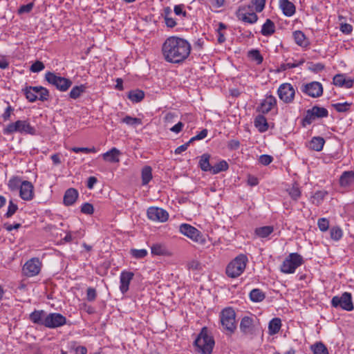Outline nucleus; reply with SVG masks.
I'll return each instance as SVG.
<instances>
[{"label":"nucleus","instance_id":"nucleus-10","mask_svg":"<svg viewBox=\"0 0 354 354\" xmlns=\"http://www.w3.org/2000/svg\"><path fill=\"white\" fill-rule=\"evenodd\" d=\"M179 230L183 235L187 236L196 243L202 245H204L206 243V239L201 232L189 224L183 223L180 225Z\"/></svg>","mask_w":354,"mask_h":354},{"label":"nucleus","instance_id":"nucleus-20","mask_svg":"<svg viewBox=\"0 0 354 354\" xmlns=\"http://www.w3.org/2000/svg\"><path fill=\"white\" fill-rule=\"evenodd\" d=\"M134 277L133 272L124 270L120 276V290L122 294L126 293L129 289V284Z\"/></svg>","mask_w":354,"mask_h":354},{"label":"nucleus","instance_id":"nucleus-59","mask_svg":"<svg viewBox=\"0 0 354 354\" xmlns=\"http://www.w3.org/2000/svg\"><path fill=\"white\" fill-rule=\"evenodd\" d=\"M175 15L178 16H182L183 17H187V12L185 10V6L183 4L176 5L174 8Z\"/></svg>","mask_w":354,"mask_h":354},{"label":"nucleus","instance_id":"nucleus-32","mask_svg":"<svg viewBox=\"0 0 354 354\" xmlns=\"http://www.w3.org/2000/svg\"><path fill=\"white\" fill-rule=\"evenodd\" d=\"M254 126L261 133L266 132L268 129V124L267 120L262 115H257L254 119Z\"/></svg>","mask_w":354,"mask_h":354},{"label":"nucleus","instance_id":"nucleus-45","mask_svg":"<svg viewBox=\"0 0 354 354\" xmlns=\"http://www.w3.org/2000/svg\"><path fill=\"white\" fill-rule=\"evenodd\" d=\"M305 62L304 59H301L299 61H295L294 62H288L281 64L279 66V71H285L288 69L293 68L295 67H298L302 65Z\"/></svg>","mask_w":354,"mask_h":354},{"label":"nucleus","instance_id":"nucleus-37","mask_svg":"<svg viewBox=\"0 0 354 354\" xmlns=\"http://www.w3.org/2000/svg\"><path fill=\"white\" fill-rule=\"evenodd\" d=\"M250 299L253 302H261L266 298V294L259 288H254L250 292Z\"/></svg>","mask_w":354,"mask_h":354},{"label":"nucleus","instance_id":"nucleus-60","mask_svg":"<svg viewBox=\"0 0 354 354\" xmlns=\"http://www.w3.org/2000/svg\"><path fill=\"white\" fill-rule=\"evenodd\" d=\"M81 212L83 214L91 215L94 212V207L92 204L85 203L81 207Z\"/></svg>","mask_w":354,"mask_h":354},{"label":"nucleus","instance_id":"nucleus-61","mask_svg":"<svg viewBox=\"0 0 354 354\" xmlns=\"http://www.w3.org/2000/svg\"><path fill=\"white\" fill-rule=\"evenodd\" d=\"M45 68L43 62L40 61H36L30 66V71L33 73H38L41 71Z\"/></svg>","mask_w":354,"mask_h":354},{"label":"nucleus","instance_id":"nucleus-33","mask_svg":"<svg viewBox=\"0 0 354 354\" xmlns=\"http://www.w3.org/2000/svg\"><path fill=\"white\" fill-rule=\"evenodd\" d=\"M210 155L208 153H203L201 157L198 162V167L203 171H209L212 169V165L209 163Z\"/></svg>","mask_w":354,"mask_h":354},{"label":"nucleus","instance_id":"nucleus-63","mask_svg":"<svg viewBox=\"0 0 354 354\" xmlns=\"http://www.w3.org/2000/svg\"><path fill=\"white\" fill-rule=\"evenodd\" d=\"M273 160V158L270 155L263 154L259 157V162L263 165H270Z\"/></svg>","mask_w":354,"mask_h":354},{"label":"nucleus","instance_id":"nucleus-50","mask_svg":"<svg viewBox=\"0 0 354 354\" xmlns=\"http://www.w3.org/2000/svg\"><path fill=\"white\" fill-rule=\"evenodd\" d=\"M130 254L133 258L140 259L145 258L147 255L148 252L145 249H131Z\"/></svg>","mask_w":354,"mask_h":354},{"label":"nucleus","instance_id":"nucleus-49","mask_svg":"<svg viewBox=\"0 0 354 354\" xmlns=\"http://www.w3.org/2000/svg\"><path fill=\"white\" fill-rule=\"evenodd\" d=\"M317 118L315 115L312 113V112L308 109L306 111V115L302 119L301 121V125L305 127L307 125L310 124L313 121H315Z\"/></svg>","mask_w":354,"mask_h":354},{"label":"nucleus","instance_id":"nucleus-44","mask_svg":"<svg viewBox=\"0 0 354 354\" xmlns=\"http://www.w3.org/2000/svg\"><path fill=\"white\" fill-rule=\"evenodd\" d=\"M330 236L333 241H338L343 236V230L339 226H333L330 229Z\"/></svg>","mask_w":354,"mask_h":354},{"label":"nucleus","instance_id":"nucleus-7","mask_svg":"<svg viewBox=\"0 0 354 354\" xmlns=\"http://www.w3.org/2000/svg\"><path fill=\"white\" fill-rule=\"evenodd\" d=\"M304 263L303 257L297 252L290 253L283 261L280 270L284 274H292Z\"/></svg>","mask_w":354,"mask_h":354},{"label":"nucleus","instance_id":"nucleus-52","mask_svg":"<svg viewBox=\"0 0 354 354\" xmlns=\"http://www.w3.org/2000/svg\"><path fill=\"white\" fill-rule=\"evenodd\" d=\"M17 205L14 203L12 201H10L7 212L5 214L4 216L8 218L12 217L17 211Z\"/></svg>","mask_w":354,"mask_h":354},{"label":"nucleus","instance_id":"nucleus-27","mask_svg":"<svg viewBox=\"0 0 354 354\" xmlns=\"http://www.w3.org/2000/svg\"><path fill=\"white\" fill-rule=\"evenodd\" d=\"M120 151L115 147H113L111 150L102 154L104 160L109 162H118L120 161L119 156Z\"/></svg>","mask_w":354,"mask_h":354},{"label":"nucleus","instance_id":"nucleus-12","mask_svg":"<svg viewBox=\"0 0 354 354\" xmlns=\"http://www.w3.org/2000/svg\"><path fill=\"white\" fill-rule=\"evenodd\" d=\"M331 305L334 308L339 307L347 311H351L354 308L351 294L347 292H344L340 297H333L331 300Z\"/></svg>","mask_w":354,"mask_h":354},{"label":"nucleus","instance_id":"nucleus-14","mask_svg":"<svg viewBox=\"0 0 354 354\" xmlns=\"http://www.w3.org/2000/svg\"><path fill=\"white\" fill-rule=\"evenodd\" d=\"M250 8L251 7L250 5L239 7L236 12V15L238 19L250 24H255L259 17L255 12L251 10Z\"/></svg>","mask_w":354,"mask_h":354},{"label":"nucleus","instance_id":"nucleus-3","mask_svg":"<svg viewBox=\"0 0 354 354\" xmlns=\"http://www.w3.org/2000/svg\"><path fill=\"white\" fill-rule=\"evenodd\" d=\"M248 262V259L245 254H239L226 266V275L232 279L239 277L245 271Z\"/></svg>","mask_w":354,"mask_h":354},{"label":"nucleus","instance_id":"nucleus-54","mask_svg":"<svg viewBox=\"0 0 354 354\" xmlns=\"http://www.w3.org/2000/svg\"><path fill=\"white\" fill-rule=\"evenodd\" d=\"M317 225L320 231L326 232L329 229V221L326 218H320L317 221Z\"/></svg>","mask_w":354,"mask_h":354},{"label":"nucleus","instance_id":"nucleus-22","mask_svg":"<svg viewBox=\"0 0 354 354\" xmlns=\"http://www.w3.org/2000/svg\"><path fill=\"white\" fill-rule=\"evenodd\" d=\"M47 313L43 310H35L29 315L30 320L35 324L45 326Z\"/></svg>","mask_w":354,"mask_h":354},{"label":"nucleus","instance_id":"nucleus-41","mask_svg":"<svg viewBox=\"0 0 354 354\" xmlns=\"http://www.w3.org/2000/svg\"><path fill=\"white\" fill-rule=\"evenodd\" d=\"M310 349L313 354H329L327 347L321 342L311 345Z\"/></svg>","mask_w":354,"mask_h":354},{"label":"nucleus","instance_id":"nucleus-39","mask_svg":"<svg viewBox=\"0 0 354 354\" xmlns=\"http://www.w3.org/2000/svg\"><path fill=\"white\" fill-rule=\"evenodd\" d=\"M142 184L147 185L152 179V169L149 166H145L142 169Z\"/></svg>","mask_w":354,"mask_h":354},{"label":"nucleus","instance_id":"nucleus-4","mask_svg":"<svg viewBox=\"0 0 354 354\" xmlns=\"http://www.w3.org/2000/svg\"><path fill=\"white\" fill-rule=\"evenodd\" d=\"M194 344L197 351L202 354L212 353L214 346V340L213 337L208 334L207 327H203L201 329Z\"/></svg>","mask_w":354,"mask_h":354},{"label":"nucleus","instance_id":"nucleus-15","mask_svg":"<svg viewBox=\"0 0 354 354\" xmlns=\"http://www.w3.org/2000/svg\"><path fill=\"white\" fill-rule=\"evenodd\" d=\"M300 88L303 93L313 98L319 97L323 94V86L319 82L304 84Z\"/></svg>","mask_w":354,"mask_h":354},{"label":"nucleus","instance_id":"nucleus-36","mask_svg":"<svg viewBox=\"0 0 354 354\" xmlns=\"http://www.w3.org/2000/svg\"><path fill=\"white\" fill-rule=\"evenodd\" d=\"M328 195V192L325 190L317 191L310 198L313 204L319 206L322 204L325 197Z\"/></svg>","mask_w":354,"mask_h":354},{"label":"nucleus","instance_id":"nucleus-9","mask_svg":"<svg viewBox=\"0 0 354 354\" xmlns=\"http://www.w3.org/2000/svg\"><path fill=\"white\" fill-rule=\"evenodd\" d=\"M46 80L60 91H66L72 85V81L68 78L57 75L52 72H47L45 75Z\"/></svg>","mask_w":354,"mask_h":354},{"label":"nucleus","instance_id":"nucleus-53","mask_svg":"<svg viewBox=\"0 0 354 354\" xmlns=\"http://www.w3.org/2000/svg\"><path fill=\"white\" fill-rule=\"evenodd\" d=\"M251 3L257 12H261L265 8L266 0H252Z\"/></svg>","mask_w":354,"mask_h":354},{"label":"nucleus","instance_id":"nucleus-16","mask_svg":"<svg viewBox=\"0 0 354 354\" xmlns=\"http://www.w3.org/2000/svg\"><path fill=\"white\" fill-rule=\"evenodd\" d=\"M45 321V327L55 328L66 324V318L60 313H51L47 314Z\"/></svg>","mask_w":354,"mask_h":354},{"label":"nucleus","instance_id":"nucleus-24","mask_svg":"<svg viewBox=\"0 0 354 354\" xmlns=\"http://www.w3.org/2000/svg\"><path fill=\"white\" fill-rule=\"evenodd\" d=\"M279 6L287 17L292 16L296 12L295 6L289 0H279Z\"/></svg>","mask_w":354,"mask_h":354},{"label":"nucleus","instance_id":"nucleus-56","mask_svg":"<svg viewBox=\"0 0 354 354\" xmlns=\"http://www.w3.org/2000/svg\"><path fill=\"white\" fill-rule=\"evenodd\" d=\"M72 151L75 152V153H80V152H82V153H96L97 151V149L93 147L91 148H88V147H73L71 148V149Z\"/></svg>","mask_w":354,"mask_h":354},{"label":"nucleus","instance_id":"nucleus-62","mask_svg":"<svg viewBox=\"0 0 354 354\" xmlns=\"http://www.w3.org/2000/svg\"><path fill=\"white\" fill-rule=\"evenodd\" d=\"M207 129H204L201 131H200L196 136L192 137L189 140L191 142L195 141V140H203L207 136Z\"/></svg>","mask_w":354,"mask_h":354},{"label":"nucleus","instance_id":"nucleus-28","mask_svg":"<svg viewBox=\"0 0 354 354\" xmlns=\"http://www.w3.org/2000/svg\"><path fill=\"white\" fill-rule=\"evenodd\" d=\"M276 27L274 23L270 19H267L263 24L261 33L266 37H269L275 32Z\"/></svg>","mask_w":354,"mask_h":354},{"label":"nucleus","instance_id":"nucleus-35","mask_svg":"<svg viewBox=\"0 0 354 354\" xmlns=\"http://www.w3.org/2000/svg\"><path fill=\"white\" fill-rule=\"evenodd\" d=\"M128 98L133 103L141 102L145 97V93L139 89L130 91L127 95Z\"/></svg>","mask_w":354,"mask_h":354},{"label":"nucleus","instance_id":"nucleus-19","mask_svg":"<svg viewBox=\"0 0 354 354\" xmlns=\"http://www.w3.org/2000/svg\"><path fill=\"white\" fill-rule=\"evenodd\" d=\"M275 106H277V99L274 96L270 95H267L266 98L262 100L257 110L263 114H266Z\"/></svg>","mask_w":354,"mask_h":354},{"label":"nucleus","instance_id":"nucleus-30","mask_svg":"<svg viewBox=\"0 0 354 354\" xmlns=\"http://www.w3.org/2000/svg\"><path fill=\"white\" fill-rule=\"evenodd\" d=\"M281 320L279 317L271 319L268 324V333L270 335H274L278 333L281 328Z\"/></svg>","mask_w":354,"mask_h":354},{"label":"nucleus","instance_id":"nucleus-6","mask_svg":"<svg viewBox=\"0 0 354 354\" xmlns=\"http://www.w3.org/2000/svg\"><path fill=\"white\" fill-rule=\"evenodd\" d=\"M220 322L227 334H233L236 329V313L233 308L227 307L220 313Z\"/></svg>","mask_w":354,"mask_h":354},{"label":"nucleus","instance_id":"nucleus-25","mask_svg":"<svg viewBox=\"0 0 354 354\" xmlns=\"http://www.w3.org/2000/svg\"><path fill=\"white\" fill-rule=\"evenodd\" d=\"M354 183V171H346L342 173L339 178L341 187H348Z\"/></svg>","mask_w":354,"mask_h":354},{"label":"nucleus","instance_id":"nucleus-29","mask_svg":"<svg viewBox=\"0 0 354 354\" xmlns=\"http://www.w3.org/2000/svg\"><path fill=\"white\" fill-rule=\"evenodd\" d=\"M151 252L154 256L169 255V252L165 244L155 243L151 246Z\"/></svg>","mask_w":354,"mask_h":354},{"label":"nucleus","instance_id":"nucleus-51","mask_svg":"<svg viewBox=\"0 0 354 354\" xmlns=\"http://www.w3.org/2000/svg\"><path fill=\"white\" fill-rule=\"evenodd\" d=\"M248 55L251 59L256 62L257 64H260L263 62V56L258 50H252L249 51Z\"/></svg>","mask_w":354,"mask_h":354},{"label":"nucleus","instance_id":"nucleus-55","mask_svg":"<svg viewBox=\"0 0 354 354\" xmlns=\"http://www.w3.org/2000/svg\"><path fill=\"white\" fill-rule=\"evenodd\" d=\"M290 196L294 200L297 201L301 196V191L297 186H292L288 190Z\"/></svg>","mask_w":354,"mask_h":354},{"label":"nucleus","instance_id":"nucleus-47","mask_svg":"<svg viewBox=\"0 0 354 354\" xmlns=\"http://www.w3.org/2000/svg\"><path fill=\"white\" fill-rule=\"evenodd\" d=\"M352 105L351 102H344V103H336L332 104L333 107L339 113H345L348 112L351 109V106Z\"/></svg>","mask_w":354,"mask_h":354},{"label":"nucleus","instance_id":"nucleus-31","mask_svg":"<svg viewBox=\"0 0 354 354\" xmlns=\"http://www.w3.org/2000/svg\"><path fill=\"white\" fill-rule=\"evenodd\" d=\"M274 232V227L272 225H266L257 227L254 230V234L261 239L268 237Z\"/></svg>","mask_w":354,"mask_h":354},{"label":"nucleus","instance_id":"nucleus-8","mask_svg":"<svg viewBox=\"0 0 354 354\" xmlns=\"http://www.w3.org/2000/svg\"><path fill=\"white\" fill-rule=\"evenodd\" d=\"M23 91L30 102H34L37 100L44 102L49 97L48 90L43 86H26Z\"/></svg>","mask_w":354,"mask_h":354},{"label":"nucleus","instance_id":"nucleus-46","mask_svg":"<svg viewBox=\"0 0 354 354\" xmlns=\"http://www.w3.org/2000/svg\"><path fill=\"white\" fill-rule=\"evenodd\" d=\"M227 29V26L223 22H219L218 24V28L216 29V32L218 35V42L219 44H223L225 41V36L224 31Z\"/></svg>","mask_w":354,"mask_h":354},{"label":"nucleus","instance_id":"nucleus-40","mask_svg":"<svg viewBox=\"0 0 354 354\" xmlns=\"http://www.w3.org/2000/svg\"><path fill=\"white\" fill-rule=\"evenodd\" d=\"M313 115L315 116L316 118H326L328 115V111L326 108L320 107L318 106H314L312 109H309Z\"/></svg>","mask_w":354,"mask_h":354},{"label":"nucleus","instance_id":"nucleus-38","mask_svg":"<svg viewBox=\"0 0 354 354\" xmlns=\"http://www.w3.org/2000/svg\"><path fill=\"white\" fill-rule=\"evenodd\" d=\"M229 169L228 163L222 160L219 161L217 164L212 167L210 173L212 174H217L221 171H225Z\"/></svg>","mask_w":354,"mask_h":354},{"label":"nucleus","instance_id":"nucleus-21","mask_svg":"<svg viewBox=\"0 0 354 354\" xmlns=\"http://www.w3.org/2000/svg\"><path fill=\"white\" fill-rule=\"evenodd\" d=\"M333 83L338 87L351 88L353 86L354 80L350 78L346 79L344 74H337L333 77Z\"/></svg>","mask_w":354,"mask_h":354},{"label":"nucleus","instance_id":"nucleus-17","mask_svg":"<svg viewBox=\"0 0 354 354\" xmlns=\"http://www.w3.org/2000/svg\"><path fill=\"white\" fill-rule=\"evenodd\" d=\"M147 214L149 219L153 221L165 222L169 218V214L166 210L156 207L148 208Z\"/></svg>","mask_w":354,"mask_h":354},{"label":"nucleus","instance_id":"nucleus-26","mask_svg":"<svg viewBox=\"0 0 354 354\" xmlns=\"http://www.w3.org/2000/svg\"><path fill=\"white\" fill-rule=\"evenodd\" d=\"M325 144V140L320 136H315L307 145V147L313 151H321Z\"/></svg>","mask_w":354,"mask_h":354},{"label":"nucleus","instance_id":"nucleus-42","mask_svg":"<svg viewBox=\"0 0 354 354\" xmlns=\"http://www.w3.org/2000/svg\"><path fill=\"white\" fill-rule=\"evenodd\" d=\"M121 123L126 124L131 127H137L138 125L142 124V120L138 118H133L130 115H126L120 120Z\"/></svg>","mask_w":354,"mask_h":354},{"label":"nucleus","instance_id":"nucleus-18","mask_svg":"<svg viewBox=\"0 0 354 354\" xmlns=\"http://www.w3.org/2000/svg\"><path fill=\"white\" fill-rule=\"evenodd\" d=\"M19 196L24 201H31L34 197V186L30 181L24 180L19 189Z\"/></svg>","mask_w":354,"mask_h":354},{"label":"nucleus","instance_id":"nucleus-57","mask_svg":"<svg viewBox=\"0 0 354 354\" xmlns=\"http://www.w3.org/2000/svg\"><path fill=\"white\" fill-rule=\"evenodd\" d=\"M7 104L8 106L6 107L3 113L1 115L3 121L5 122L10 120L11 114L14 111V108L10 104L9 102H7Z\"/></svg>","mask_w":354,"mask_h":354},{"label":"nucleus","instance_id":"nucleus-64","mask_svg":"<svg viewBox=\"0 0 354 354\" xmlns=\"http://www.w3.org/2000/svg\"><path fill=\"white\" fill-rule=\"evenodd\" d=\"M187 266L189 270H200L202 268L201 263L197 260L191 261Z\"/></svg>","mask_w":354,"mask_h":354},{"label":"nucleus","instance_id":"nucleus-13","mask_svg":"<svg viewBox=\"0 0 354 354\" xmlns=\"http://www.w3.org/2000/svg\"><path fill=\"white\" fill-rule=\"evenodd\" d=\"M277 95L283 102L290 104L295 100V89L291 84L283 83L277 89Z\"/></svg>","mask_w":354,"mask_h":354},{"label":"nucleus","instance_id":"nucleus-48","mask_svg":"<svg viewBox=\"0 0 354 354\" xmlns=\"http://www.w3.org/2000/svg\"><path fill=\"white\" fill-rule=\"evenodd\" d=\"M21 185H22L21 179L19 177H13L9 180L8 186L11 191H17L20 189Z\"/></svg>","mask_w":354,"mask_h":354},{"label":"nucleus","instance_id":"nucleus-43","mask_svg":"<svg viewBox=\"0 0 354 354\" xmlns=\"http://www.w3.org/2000/svg\"><path fill=\"white\" fill-rule=\"evenodd\" d=\"M86 88V86L84 84L73 87L69 93L70 97L74 100L77 99L83 93L85 92Z\"/></svg>","mask_w":354,"mask_h":354},{"label":"nucleus","instance_id":"nucleus-11","mask_svg":"<svg viewBox=\"0 0 354 354\" xmlns=\"http://www.w3.org/2000/svg\"><path fill=\"white\" fill-rule=\"evenodd\" d=\"M42 268V262L37 257L28 260L22 268V272L27 277L38 275Z\"/></svg>","mask_w":354,"mask_h":354},{"label":"nucleus","instance_id":"nucleus-2","mask_svg":"<svg viewBox=\"0 0 354 354\" xmlns=\"http://www.w3.org/2000/svg\"><path fill=\"white\" fill-rule=\"evenodd\" d=\"M239 329L243 337L252 340L260 332L261 324L259 319L252 314L245 315L241 319Z\"/></svg>","mask_w":354,"mask_h":354},{"label":"nucleus","instance_id":"nucleus-34","mask_svg":"<svg viewBox=\"0 0 354 354\" xmlns=\"http://www.w3.org/2000/svg\"><path fill=\"white\" fill-rule=\"evenodd\" d=\"M293 38L295 43L301 47H307L309 44L306 35L301 30H296L293 32Z\"/></svg>","mask_w":354,"mask_h":354},{"label":"nucleus","instance_id":"nucleus-23","mask_svg":"<svg viewBox=\"0 0 354 354\" xmlns=\"http://www.w3.org/2000/svg\"><path fill=\"white\" fill-rule=\"evenodd\" d=\"M79 196V193L77 190L75 188H69L68 189L64 196V204L66 206H70L73 205L76 201L77 200Z\"/></svg>","mask_w":354,"mask_h":354},{"label":"nucleus","instance_id":"nucleus-58","mask_svg":"<svg viewBox=\"0 0 354 354\" xmlns=\"http://www.w3.org/2000/svg\"><path fill=\"white\" fill-rule=\"evenodd\" d=\"M97 298V292L94 288L89 287L86 290V299L88 301H94Z\"/></svg>","mask_w":354,"mask_h":354},{"label":"nucleus","instance_id":"nucleus-1","mask_svg":"<svg viewBox=\"0 0 354 354\" xmlns=\"http://www.w3.org/2000/svg\"><path fill=\"white\" fill-rule=\"evenodd\" d=\"M191 50L190 43L187 39L178 36L167 37L161 46L164 59L174 64L183 63L189 57Z\"/></svg>","mask_w":354,"mask_h":354},{"label":"nucleus","instance_id":"nucleus-5","mask_svg":"<svg viewBox=\"0 0 354 354\" xmlns=\"http://www.w3.org/2000/svg\"><path fill=\"white\" fill-rule=\"evenodd\" d=\"M15 132L34 136L36 134V129L27 120H19L15 122H11L3 129V133L5 135H11Z\"/></svg>","mask_w":354,"mask_h":354}]
</instances>
